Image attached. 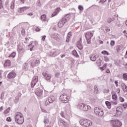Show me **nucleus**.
Instances as JSON below:
<instances>
[{
  "mask_svg": "<svg viewBox=\"0 0 127 127\" xmlns=\"http://www.w3.org/2000/svg\"><path fill=\"white\" fill-rule=\"evenodd\" d=\"M41 19L42 21H46V15L43 14L41 16Z\"/></svg>",
  "mask_w": 127,
  "mask_h": 127,
  "instance_id": "5701e85b",
  "label": "nucleus"
},
{
  "mask_svg": "<svg viewBox=\"0 0 127 127\" xmlns=\"http://www.w3.org/2000/svg\"><path fill=\"white\" fill-rule=\"evenodd\" d=\"M121 87L125 93L127 92V86L125 83L121 84Z\"/></svg>",
  "mask_w": 127,
  "mask_h": 127,
  "instance_id": "2eb2a0df",
  "label": "nucleus"
},
{
  "mask_svg": "<svg viewBox=\"0 0 127 127\" xmlns=\"http://www.w3.org/2000/svg\"><path fill=\"white\" fill-rule=\"evenodd\" d=\"M49 104H50L49 103V100L48 99V100H46L45 103V106H48V105H49Z\"/></svg>",
  "mask_w": 127,
  "mask_h": 127,
  "instance_id": "58836bf2",
  "label": "nucleus"
},
{
  "mask_svg": "<svg viewBox=\"0 0 127 127\" xmlns=\"http://www.w3.org/2000/svg\"><path fill=\"white\" fill-rule=\"evenodd\" d=\"M123 111V108L121 107H118L116 108V113L118 116H121L122 115V111Z\"/></svg>",
  "mask_w": 127,
  "mask_h": 127,
  "instance_id": "f8f14e48",
  "label": "nucleus"
},
{
  "mask_svg": "<svg viewBox=\"0 0 127 127\" xmlns=\"http://www.w3.org/2000/svg\"><path fill=\"white\" fill-rule=\"evenodd\" d=\"M18 101H19V97L18 96H17L15 97L14 102L15 103H18Z\"/></svg>",
  "mask_w": 127,
  "mask_h": 127,
  "instance_id": "f704fd0d",
  "label": "nucleus"
},
{
  "mask_svg": "<svg viewBox=\"0 0 127 127\" xmlns=\"http://www.w3.org/2000/svg\"><path fill=\"white\" fill-rule=\"evenodd\" d=\"M51 37H53V38H54L56 40H58V39H59V37L57 33L53 34L51 35Z\"/></svg>",
  "mask_w": 127,
  "mask_h": 127,
  "instance_id": "f3484780",
  "label": "nucleus"
},
{
  "mask_svg": "<svg viewBox=\"0 0 127 127\" xmlns=\"http://www.w3.org/2000/svg\"><path fill=\"white\" fill-rule=\"evenodd\" d=\"M114 20H115V18L114 17L108 18L107 19V22L108 23H111L112 21H114Z\"/></svg>",
  "mask_w": 127,
  "mask_h": 127,
  "instance_id": "393cba45",
  "label": "nucleus"
},
{
  "mask_svg": "<svg viewBox=\"0 0 127 127\" xmlns=\"http://www.w3.org/2000/svg\"><path fill=\"white\" fill-rule=\"evenodd\" d=\"M42 112H43V113H47V111L44 109H42Z\"/></svg>",
  "mask_w": 127,
  "mask_h": 127,
  "instance_id": "680f3d73",
  "label": "nucleus"
},
{
  "mask_svg": "<svg viewBox=\"0 0 127 127\" xmlns=\"http://www.w3.org/2000/svg\"><path fill=\"white\" fill-rule=\"evenodd\" d=\"M77 45L78 49H79L80 50H82V49H83V45H82V44L81 43V42L80 41L78 42Z\"/></svg>",
  "mask_w": 127,
  "mask_h": 127,
  "instance_id": "aec40b11",
  "label": "nucleus"
},
{
  "mask_svg": "<svg viewBox=\"0 0 127 127\" xmlns=\"http://www.w3.org/2000/svg\"><path fill=\"white\" fill-rule=\"evenodd\" d=\"M85 36L88 44H91V38L93 36V33L91 32H87L85 34Z\"/></svg>",
  "mask_w": 127,
  "mask_h": 127,
  "instance_id": "39448f33",
  "label": "nucleus"
},
{
  "mask_svg": "<svg viewBox=\"0 0 127 127\" xmlns=\"http://www.w3.org/2000/svg\"><path fill=\"white\" fill-rule=\"evenodd\" d=\"M106 73H110V69H107V71H106Z\"/></svg>",
  "mask_w": 127,
  "mask_h": 127,
  "instance_id": "338daca9",
  "label": "nucleus"
},
{
  "mask_svg": "<svg viewBox=\"0 0 127 127\" xmlns=\"http://www.w3.org/2000/svg\"><path fill=\"white\" fill-rule=\"evenodd\" d=\"M9 111H10V109L8 108L6 110L4 111V115H7L9 113Z\"/></svg>",
  "mask_w": 127,
  "mask_h": 127,
  "instance_id": "2f4dec72",
  "label": "nucleus"
},
{
  "mask_svg": "<svg viewBox=\"0 0 127 127\" xmlns=\"http://www.w3.org/2000/svg\"><path fill=\"white\" fill-rule=\"evenodd\" d=\"M105 62H109V61H110V59H109V58H108V57H105Z\"/></svg>",
  "mask_w": 127,
  "mask_h": 127,
  "instance_id": "de8ad7c7",
  "label": "nucleus"
},
{
  "mask_svg": "<svg viewBox=\"0 0 127 127\" xmlns=\"http://www.w3.org/2000/svg\"><path fill=\"white\" fill-rule=\"evenodd\" d=\"M107 68V64H105L103 65V67H101V70H105Z\"/></svg>",
  "mask_w": 127,
  "mask_h": 127,
  "instance_id": "c9c22d12",
  "label": "nucleus"
},
{
  "mask_svg": "<svg viewBox=\"0 0 127 127\" xmlns=\"http://www.w3.org/2000/svg\"><path fill=\"white\" fill-rule=\"evenodd\" d=\"M1 71L0 70V80H1V73H0Z\"/></svg>",
  "mask_w": 127,
  "mask_h": 127,
  "instance_id": "69168bd1",
  "label": "nucleus"
},
{
  "mask_svg": "<svg viewBox=\"0 0 127 127\" xmlns=\"http://www.w3.org/2000/svg\"><path fill=\"white\" fill-rule=\"evenodd\" d=\"M36 127H44V126H43V125H41V124L37 125H36Z\"/></svg>",
  "mask_w": 127,
  "mask_h": 127,
  "instance_id": "864d4df0",
  "label": "nucleus"
},
{
  "mask_svg": "<svg viewBox=\"0 0 127 127\" xmlns=\"http://www.w3.org/2000/svg\"><path fill=\"white\" fill-rule=\"evenodd\" d=\"M112 99L113 100H117L118 99V96L117 95L115 94L114 95L112 96Z\"/></svg>",
  "mask_w": 127,
  "mask_h": 127,
  "instance_id": "e433bc0d",
  "label": "nucleus"
},
{
  "mask_svg": "<svg viewBox=\"0 0 127 127\" xmlns=\"http://www.w3.org/2000/svg\"><path fill=\"white\" fill-rule=\"evenodd\" d=\"M79 124L81 126H83V127H91L92 126V121L88 120L87 119H82L80 120L79 121Z\"/></svg>",
  "mask_w": 127,
  "mask_h": 127,
  "instance_id": "f03ea898",
  "label": "nucleus"
},
{
  "mask_svg": "<svg viewBox=\"0 0 127 127\" xmlns=\"http://www.w3.org/2000/svg\"><path fill=\"white\" fill-rule=\"evenodd\" d=\"M18 52H21V51H23V48L21 46H18Z\"/></svg>",
  "mask_w": 127,
  "mask_h": 127,
  "instance_id": "c756f323",
  "label": "nucleus"
},
{
  "mask_svg": "<svg viewBox=\"0 0 127 127\" xmlns=\"http://www.w3.org/2000/svg\"><path fill=\"white\" fill-rule=\"evenodd\" d=\"M60 100L62 103L66 104L68 103L69 101V96H67L66 94H62L60 97Z\"/></svg>",
  "mask_w": 127,
  "mask_h": 127,
  "instance_id": "20e7f679",
  "label": "nucleus"
},
{
  "mask_svg": "<svg viewBox=\"0 0 127 127\" xmlns=\"http://www.w3.org/2000/svg\"><path fill=\"white\" fill-rule=\"evenodd\" d=\"M11 64V63L10 62V61L6 60L4 64V66L7 67V66H10Z\"/></svg>",
  "mask_w": 127,
  "mask_h": 127,
  "instance_id": "412c9836",
  "label": "nucleus"
},
{
  "mask_svg": "<svg viewBox=\"0 0 127 127\" xmlns=\"http://www.w3.org/2000/svg\"><path fill=\"white\" fill-rule=\"evenodd\" d=\"M48 100L49 103L52 104V103H53L55 101V97L54 96H51L49 97Z\"/></svg>",
  "mask_w": 127,
  "mask_h": 127,
  "instance_id": "dca6fc26",
  "label": "nucleus"
},
{
  "mask_svg": "<svg viewBox=\"0 0 127 127\" xmlns=\"http://www.w3.org/2000/svg\"><path fill=\"white\" fill-rule=\"evenodd\" d=\"M61 116L62 118H65V116L64 115V112H62L61 113Z\"/></svg>",
  "mask_w": 127,
  "mask_h": 127,
  "instance_id": "3c124183",
  "label": "nucleus"
},
{
  "mask_svg": "<svg viewBox=\"0 0 127 127\" xmlns=\"http://www.w3.org/2000/svg\"><path fill=\"white\" fill-rule=\"evenodd\" d=\"M16 55V54L15 53V52H13L8 56V57L9 58H10V57H11L12 58H14Z\"/></svg>",
  "mask_w": 127,
  "mask_h": 127,
  "instance_id": "cd10ccee",
  "label": "nucleus"
},
{
  "mask_svg": "<svg viewBox=\"0 0 127 127\" xmlns=\"http://www.w3.org/2000/svg\"><path fill=\"white\" fill-rule=\"evenodd\" d=\"M123 76L124 80H127V75L126 74H124Z\"/></svg>",
  "mask_w": 127,
  "mask_h": 127,
  "instance_id": "ea45409f",
  "label": "nucleus"
},
{
  "mask_svg": "<svg viewBox=\"0 0 127 127\" xmlns=\"http://www.w3.org/2000/svg\"><path fill=\"white\" fill-rule=\"evenodd\" d=\"M59 76H60V73L58 72V73H56V74H55L56 78H58V77H59Z\"/></svg>",
  "mask_w": 127,
  "mask_h": 127,
  "instance_id": "a18cd8bd",
  "label": "nucleus"
},
{
  "mask_svg": "<svg viewBox=\"0 0 127 127\" xmlns=\"http://www.w3.org/2000/svg\"><path fill=\"white\" fill-rule=\"evenodd\" d=\"M107 1V0H100L99 2H102V3H104V2H106Z\"/></svg>",
  "mask_w": 127,
  "mask_h": 127,
  "instance_id": "6e6d98bb",
  "label": "nucleus"
},
{
  "mask_svg": "<svg viewBox=\"0 0 127 127\" xmlns=\"http://www.w3.org/2000/svg\"><path fill=\"white\" fill-rule=\"evenodd\" d=\"M14 119L15 122L18 125H22V123L24 122L23 115L20 112H16L15 113Z\"/></svg>",
  "mask_w": 127,
  "mask_h": 127,
  "instance_id": "f257e3e1",
  "label": "nucleus"
},
{
  "mask_svg": "<svg viewBox=\"0 0 127 127\" xmlns=\"http://www.w3.org/2000/svg\"><path fill=\"white\" fill-rule=\"evenodd\" d=\"M110 45L111 46H114L115 45V41H111Z\"/></svg>",
  "mask_w": 127,
  "mask_h": 127,
  "instance_id": "c03bdc74",
  "label": "nucleus"
},
{
  "mask_svg": "<svg viewBox=\"0 0 127 127\" xmlns=\"http://www.w3.org/2000/svg\"><path fill=\"white\" fill-rule=\"evenodd\" d=\"M94 113L96 116H98V117H100V118H102V116H104V112L98 107L94 108Z\"/></svg>",
  "mask_w": 127,
  "mask_h": 127,
  "instance_id": "423d86ee",
  "label": "nucleus"
},
{
  "mask_svg": "<svg viewBox=\"0 0 127 127\" xmlns=\"http://www.w3.org/2000/svg\"><path fill=\"white\" fill-rule=\"evenodd\" d=\"M72 37V32H69L66 36V42H69L70 41V38Z\"/></svg>",
  "mask_w": 127,
  "mask_h": 127,
  "instance_id": "4468645a",
  "label": "nucleus"
},
{
  "mask_svg": "<svg viewBox=\"0 0 127 127\" xmlns=\"http://www.w3.org/2000/svg\"><path fill=\"white\" fill-rule=\"evenodd\" d=\"M39 63H40V62H39V60H36L35 62V64H33V63H32L31 64V66L32 67H34V66H35V65H36V64H39Z\"/></svg>",
  "mask_w": 127,
  "mask_h": 127,
  "instance_id": "7c9ffc66",
  "label": "nucleus"
},
{
  "mask_svg": "<svg viewBox=\"0 0 127 127\" xmlns=\"http://www.w3.org/2000/svg\"><path fill=\"white\" fill-rule=\"evenodd\" d=\"M90 58L91 61L95 62L97 60V57H96V55H91L90 56Z\"/></svg>",
  "mask_w": 127,
  "mask_h": 127,
  "instance_id": "a211bd4d",
  "label": "nucleus"
},
{
  "mask_svg": "<svg viewBox=\"0 0 127 127\" xmlns=\"http://www.w3.org/2000/svg\"><path fill=\"white\" fill-rule=\"evenodd\" d=\"M83 7L82 6V5H79L78 6V9H79L80 10H83Z\"/></svg>",
  "mask_w": 127,
  "mask_h": 127,
  "instance_id": "49530a36",
  "label": "nucleus"
},
{
  "mask_svg": "<svg viewBox=\"0 0 127 127\" xmlns=\"http://www.w3.org/2000/svg\"><path fill=\"white\" fill-rule=\"evenodd\" d=\"M105 104L109 109H111V108H112V106H111V102L109 101H106Z\"/></svg>",
  "mask_w": 127,
  "mask_h": 127,
  "instance_id": "a878e982",
  "label": "nucleus"
},
{
  "mask_svg": "<svg viewBox=\"0 0 127 127\" xmlns=\"http://www.w3.org/2000/svg\"><path fill=\"white\" fill-rule=\"evenodd\" d=\"M119 99H120V102H125V99H124V98H123V97H120V98H119Z\"/></svg>",
  "mask_w": 127,
  "mask_h": 127,
  "instance_id": "37998d69",
  "label": "nucleus"
},
{
  "mask_svg": "<svg viewBox=\"0 0 127 127\" xmlns=\"http://www.w3.org/2000/svg\"><path fill=\"white\" fill-rule=\"evenodd\" d=\"M122 49H123V46L122 45H119L117 47L116 50L117 52H120V51L122 50Z\"/></svg>",
  "mask_w": 127,
  "mask_h": 127,
  "instance_id": "b1692460",
  "label": "nucleus"
},
{
  "mask_svg": "<svg viewBox=\"0 0 127 127\" xmlns=\"http://www.w3.org/2000/svg\"><path fill=\"white\" fill-rule=\"evenodd\" d=\"M60 122L61 123H62V124H64V123L65 122V121H64L63 120H62V119H61L60 120Z\"/></svg>",
  "mask_w": 127,
  "mask_h": 127,
  "instance_id": "052dcab7",
  "label": "nucleus"
},
{
  "mask_svg": "<svg viewBox=\"0 0 127 127\" xmlns=\"http://www.w3.org/2000/svg\"><path fill=\"white\" fill-rule=\"evenodd\" d=\"M29 6H24L23 7H20L18 10V11H19V12L21 13L22 12V11H24V10H26V9H28V8H29Z\"/></svg>",
  "mask_w": 127,
  "mask_h": 127,
  "instance_id": "ddd939ff",
  "label": "nucleus"
},
{
  "mask_svg": "<svg viewBox=\"0 0 127 127\" xmlns=\"http://www.w3.org/2000/svg\"><path fill=\"white\" fill-rule=\"evenodd\" d=\"M72 54L74 56H76V57H79V55H78V53H77V51H73L72 52Z\"/></svg>",
  "mask_w": 127,
  "mask_h": 127,
  "instance_id": "c85d7f7f",
  "label": "nucleus"
},
{
  "mask_svg": "<svg viewBox=\"0 0 127 127\" xmlns=\"http://www.w3.org/2000/svg\"><path fill=\"white\" fill-rule=\"evenodd\" d=\"M102 54H104V55H109V53L108 52H107V51H103L102 52Z\"/></svg>",
  "mask_w": 127,
  "mask_h": 127,
  "instance_id": "4c0bfd02",
  "label": "nucleus"
},
{
  "mask_svg": "<svg viewBox=\"0 0 127 127\" xmlns=\"http://www.w3.org/2000/svg\"><path fill=\"white\" fill-rule=\"evenodd\" d=\"M63 125H64V127H68V123L65 122H64Z\"/></svg>",
  "mask_w": 127,
  "mask_h": 127,
  "instance_id": "a19ab883",
  "label": "nucleus"
},
{
  "mask_svg": "<svg viewBox=\"0 0 127 127\" xmlns=\"http://www.w3.org/2000/svg\"><path fill=\"white\" fill-rule=\"evenodd\" d=\"M27 15H28V16H32V15H33V13H28L27 14Z\"/></svg>",
  "mask_w": 127,
  "mask_h": 127,
  "instance_id": "603ef678",
  "label": "nucleus"
},
{
  "mask_svg": "<svg viewBox=\"0 0 127 127\" xmlns=\"http://www.w3.org/2000/svg\"><path fill=\"white\" fill-rule=\"evenodd\" d=\"M118 82L117 80H116V81H115V84L116 87H118Z\"/></svg>",
  "mask_w": 127,
  "mask_h": 127,
  "instance_id": "bf43d9fd",
  "label": "nucleus"
},
{
  "mask_svg": "<svg viewBox=\"0 0 127 127\" xmlns=\"http://www.w3.org/2000/svg\"><path fill=\"white\" fill-rule=\"evenodd\" d=\"M110 124L112 127H122V122L118 120H112L110 121Z\"/></svg>",
  "mask_w": 127,
  "mask_h": 127,
  "instance_id": "7ed1b4c3",
  "label": "nucleus"
},
{
  "mask_svg": "<svg viewBox=\"0 0 127 127\" xmlns=\"http://www.w3.org/2000/svg\"><path fill=\"white\" fill-rule=\"evenodd\" d=\"M94 93L96 94H99V88L96 86H94Z\"/></svg>",
  "mask_w": 127,
  "mask_h": 127,
  "instance_id": "bb28decb",
  "label": "nucleus"
},
{
  "mask_svg": "<svg viewBox=\"0 0 127 127\" xmlns=\"http://www.w3.org/2000/svg\"><path fill=\"white\" fill-rule=\"evenodd\" d=\"M7 122H11V118L10 117H8L6 118Z\"/></svg>",
  "mask_w": 127,
  "mask_h": 127,
  "instance_id": "09e8293b",
  "label": "nucleus"
},
{
  "mask_svg": "<svg viewBox=\"0 0 127 127\" xmlns=\"http://www.w3.org/2000/svg\"><path fill=\"white\" fill-rule=\"evenodd\" d=\"M2 110H3V108L2 107V106H1V107H0V111H2Z\"/></svg>",
  "mask_w": 127,
  "mask_h": 127,
  "instance_id": "e2e57ef3",
  "label": "nucleus"
},
{
  "mask_svg": "<svg viewBox=\"0 0 127 127\" xmlns=\"http://www.w3.org/2000/svg\"><path fill=\"white\" fill-rule=\"evenodd\" d=\"M36 31H37V32H38V31H40V29H39V28L37 27L36 28Z\"/></svg>",
  "mask_w": 127,
  "mask_h": 127,
  "instance_id": "13d9d810",
  "label": "nucleus"
},
{
  "mask_svg": "<svg viewBox=\"0 0 127 127\" xmlns=\"http://www.w3.org/2000/svg\"><path fill=\"white\" fill-rule=\"evenodd\" d=\"M37 82H38V76H34L31 83L32 88H33V87H34V85H36V83H37Z\"/></svg>",
  "mask_w": 127,
  "mask_h": 127,
  "instance_id": "6e6552de",
  "label": "nucleus"
},
{
  "mask_svg": "<svg viewBox=\"0 0 127 127\" xmlns=\"http://www.w3.org/2000/svg\"><path fill=\"white\" fill-rule=\"evenodd\" d=\"M61 10V8H60V7H58L57 8V9L55 10V12L58 14V13H59V12H60V11Z\"/></svg>",
  "mask_w": 127,
  "mask_h": 127,
  "instance_id": "72a5a7b5",
  "label": "nucleus"
},
{
  "mask_svg": "<svg viewBox=\"0 0 127 127\" xmlns=\"http://www.w3.org/2000/svg\"><path fill=\"white\" fill-rule=\"evenodd\" d=\"M44 123L45 125H46V124H48L49 123L48 118H47L46 117H45L44 118Z\"/></svg>",
  "mask_w": 127,
  "mask_h": 127,
  "instance_id": "473e14b6",
  "label": "nucleus"
},
{
  "mask_svg": "<svg viewBox=\"0 0 127 127\" xmlns=\"http://www.w3.org/2000/svg\"><path fill=\"white\" fill-rule=\"evenodd\" d=\"M43 76L45 77L47 81H50L51 79V74H48L47 72H43Z\"/></svg>",
  "mask_w": 127,
  "mask_h": 127,
  "instance_id": "9d476101",
  "label": "nucleus"
},
{
  "mask_svg": "<svg viewBox=\"0 0 127 127\" xmlns=\"http://www.w3.org/2000/svg\"><path fill=\"white\" fill-rule=\"evenodd\" d=\"M69 20V19H66V18L64 17L62 20H61L59 23H58V27L61 28V27H63V26L67 21Z\"/></svg>",
  "mask_w": 127,
  "mask_h": 127,
  "instance_id": "0eeeda50",
  "label": "nucleus"
},
{
  "mask_svg": "<svg viewBox=\"0 0 127 127\" xmlns=\"http://www.w3.org/2000/svg\"><path fill=\"white\" fill-rule=\"evenodd\" d=\"M114 105H118V103L117 102H113Z\"/></svg>",
  "mask_w": 127,
  "mask_h": 127,
  "instance_id": "0e129e2a",
  "label": "nucleus"
},
{
  "mask_svg": "<svg viewBox=\"0 0 127 127\" xmlns=\"http://www.w3.org/2000/svg\"><path fill=\"white\" fill-rule=\"evenodd\" d=\"M16 76V73H15V72L14 71H12L8 74L7 78H8V79H14V78H15Z\"/></svg>",
  "mask_w": 127,
  "mask_h": 127,
  "instance_id": "9b49d317",
  "label": "nucleus"
},
{
  "mask_svg": "<svg viewBox=\"0 0 127 127\" xmlns=\"http://www.w3.org/2000/svg\"><path fill=\"white\" fill-rule=\"evenodd\" d=\"M2 8V1L0 0V9H1Z\"/></svg>",
  "mask_w": 127,
  "mask_h": 127,
  "instance_id": "79ce46f5",
  "label": "nucleus"
},
{
  "mask_svg": "<svg viewBox=\"0 0 127 127\" xmlns=\"http://www.w3.org/2000/svg\"><path fill=\"white\" fill-rule=\"evenodd\" d=\"M105 93H110V89H105Z\"/></svg>",
  "mask_w": 127,
  "mask_h": 127,
  "instance_id": "4d7b16f0",
  "label": "nucleus"
},
{
  "mask_svg": "<svg viewBox=\"0 0 127 127\" xmlns=\"http://www.w3.org/2000/svg\"><path fill=\"white\" fill-rule=\"evenodd\" d=\"M89 107L90 108V106L84 104V106L83 107V108H82V111L83 112H87V111L89 110Z\"/></svg>",
  "mask_w": 127,
  "mask_h": 127,
  "instance_id": "6ab92c4d",
  "label": "nucleus"
},
{
  "mask_svg": "<svg viewBox=\"0 0 127 127\" xmlns=\"http://www.w3.org/2000/svg\"><path fill=\"white\" fill-rule=\"evenodd\" d=\"M43 93V90H42V89H40V88L37 89L35 92V94L38 97H41Z\"/></svg>",
  "mask_w": 127,
  "mask_h": 127,
  "instance_id": "1a4fd4ad",
  "label": "nucleus"
},
{
  "mask_svg": "<svg viewBox=\"0 0 127 127\" xmlns=\"http://www.w3.org/2000/svg\"><path fill=\"white\" fill-rule=\"evenodd\" d=\"M85 106L84 104L83 103H80L77 105V108L78 109H80L82 111V110L83 109V108H84V106Z\"/></svg>",
  "mask_w": 127,
  "mask_h": 127,
  "instance_id": "4be33fe9",
  "label": "nucleus"
},
{
  "mask_svg": "<svg viewBox=\"0 0 127 127\" xmlns=\"http://www.w3.org/2000/svg\"><path fill=\"white\" fill-rule=\"evenodd\" d=\"M57 13L55 11L54 13H53V14H52V17L55 16V15H57Z\"/></svg>",
  "mask_w": 127,
  "mask_h": 127,
  "instance_id": "8fccbe9b",
  "label": "nucleus"
},
{
  "mask_svg": "<svg viewBox=\"0 0 127 127\" xmlns=\"http://www.w3.org/2000/svg\"><path fill=\"white\" fill-rule=\"evenodd\" d=\"M65 56H66V55H63L61 57V58H63V57H65Z\"/></svg>",
  "mask_w": 127,
  "mask_h": 127,
  "instance_id": "774afa93",
  "label": "nucleus"
},
{
  "mask_svg": "<svg viewBox=\"0 0 127 127\" xmlns=\"http://www.w3.org/2000/svg\"><path fill=\"white\" fill-rule=\"evenodd\" d=\"M46 38V36L45 35L44 36H43L42 38V40L43 41H45V39Z\"/></svg>",
  "mask_w": 127,
  "mask_h": 127,
  "instance_id": "5fc2aeb1",
  "label": "nucleus"
}]
</instances>
